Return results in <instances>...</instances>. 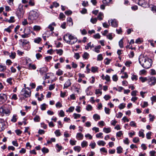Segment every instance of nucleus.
Wrapping results in <instances>:
<instances>
[{
  "label": "nucleus",
  "mask_w": 156,
  "mask_h": 156,
  "mask_svg": "<svg viewBox=\"0 0 156 156\" xmlns=\"http://www.w3.org/2000/svg\"><path fill=\"white\" fill-rule=\"evenodd\" d=\"M71 84L70 79H68L65 82L64 84L63 89H67L70 86Z\"/></svg>",
  "instance_id": "11"
},
{
  "label": "nucleus",
  "mask_w": 156,
  "mask_h": 156,
  "mask_svg": "<svg viewBox=\"0 0 156 156\" xmlns=\"http://www.w3.org/2000/svg\"><path fill=\"white\" fill-rule=\"evenodd\" d=\"M12 78H9L8 79H7L6 81L10 85H12Z\"/></svg>",
  "instance_id": "50"
},
{
  "label": "nucleus",
  "mask_w": 156,
  "mask_h": 156,
  "mask_svg": "<svg viewBox=\"0 0 156 156\" xmlns=\"http://www.w3.org/2000/svg\"><path fill=\"white\" fill-rule=\"evenodd\" d=\"M11 121L12 122H16L17 121L16 115H14L13 116L12 118L11 119Z\"/></svg>",
  "instance_id": "38"
},
{
  "label": "nucleus",
  "mask_w": 156,
  "mask_h": 156,
  "mask_svg": "<svg viewBox=\"0 0 156 156\" xmlns=\"http://www.w3.org/2000/svg\"><path fill=\"white\" fill-rule=\"evenodd\" d=\"M39 72L41 75L45 74V71L44 68H41L39 70Z\"/></svg>",
  "instance_id": "42"
},
{
  "label": "nucleus",
  "mask_w": 156,
  "mask_h": 156,
  "mask_svg": "<svg viewBox=\"0 0 156 156\" xmlns=\"http://www.w3.org/2000/svg\"><path fill=\"white\" fill-rule=\"evenodd\" d=\"M110 109L108 108H107L106 107H105V112L106 114H110Z\"/></svg>",
  "instance_id": "53"
},
{
  "label": "nucleus",
  "mask_w": 156,
  "mask_h": 156,
  "mask_svg": "<svg viewBox=\"0 0 156 156\" xmlns=\"http://www.w3.org/2000/svg\"><path fill=\"white\" fill-rule=\"evenodd\" d=\"M125 107V104L123 103L121 104L119 106V108L120 109H122Z\"/></svg>",
  "instance_id": "52"
},
{
  "label": "nucleus",
  "mask_w": 156,
  "mask_h": 156,
  "mask_svg": "<svg viewBox=\"0 0 156 156\" xmlns=\"http://www.w3.org/2000/svg\"><path fill=\"white\" fill-rule=\"evenodd\" d=\"M41 150L42 152L43 153H48L49 152L48 149L47 148H46L45 147H43L42 149Z\"/></svg>",
  "instance_id": "29"
},
{
  "label": "nucleus",
  "mask_w": 156,
  "mask_h": 156,
  "mask_svg": "<svg viewBox=\"0 0 156 156\" xmlns=\"http://www.w3.org/2000/svg\"><path fill=\"white\" fill-rule=\"evenodd\" d=\"M74 57L76 59H78L80 58L79 53H75L74 56Z\"/></svg>",
  "instance_id": "62"
},
{
  "label": "nucleus",
  "mask_w": 156,
  "mask_h": 156,
  "mask_svg": "<svg viewBox=\"0 0 156 156\" xmlns=\"http://www.w3.org/2000/svg\"><path fill=\"white\" fill-rule=\"evenodd\" d=\"M123 142L126 144H129V141L128 138H126L125 139L123 140Z\"/></svg>",
  "instance_id": "54"
},
{
  "label": "nucleus",
  "mask_w": 156,
  "mask_h": 156,
  "mask_svg": "<svg viewBox=\"0 0 156 156\" xmlns=\"http://www.w3.org/2000/svg\"><path fill=\"white\" fill-rule=\"evenodd\" d=\"M81 146L82 147H84L87 146V142L86 141L84 140L81 143Z\"/></svg>",
  "instance_id": "22"
},
{
  "label": "nucleus",
  "mask_w": 156,
  "mask_h": 156,
  "mask_svg": "<svg viewBox=\"0 0 156 156\" xmlns=\"http://www.w3.org/2000/svg\"><path fill=\"white\" fill-rule=\"evenodd\" d=\"M36 56L37 58L38 59H40L42 57V55L39 53H37L36 55Z\"/></svg>",
  "instance_id": "51"
},
{
  "label": "nucleus",
  "mask_w": 156,
  "mask_h": 156,
  "mask_svg": "<svg viewBox=\"0 0 156 156\" xmlns=\"http://www.w3.org/2000/svg\"><path fill=\"white\" fill-rule=\"evenodd\" d=\"M147 58L143 56H140L139 58V62L140 64L142 66V64H144V62L146 61Z\"/></svg>",
  "instance_id": "9"
},
{
  "label": "nucleus",
  "mask_w": 156,
  "mask_h": 156,
  "mask_svg": "<svg viewBox=\"0 0 156 156\" xmlns=\"http://www.w3.org/2000/svg\"><path fill=\"white\" fill-rule=\"evenodd\" d=\"M143 131H140L139 132V136L140 137H142V138H143L144 137V134L143 131L144 130H142Z\"/></svg>",
  "instance_id": "31"
},
{
  "label": "nucleus",
  "mask_w": 156,
  "mask_h": 156,
  "mask_svg": "<svg viewBox=\"0 0 156 156\" xmlns=\"http://www.w3.org/2000/svg\"><path fill=\"white\" fill-rule=\"evenodd\" d=\"M112 0H103V2L105 5H108V4Z\"/></svg>",
  "instance_id": "26"
},
{
  "label": "nucleus",
  "mask_w": 156,
  "mask_h": 156,
  "mask_svg": "<svg viewBox=\"0 0 156 156\" xmlns=\"http://www.w3.org/2000/svg\"><path fill=\"white\" fill-rule=\"evenodd\" d=\"M156 152L154 151H151L150 152V156H156Z\"/></svg>",
  "instance_id": "60"
},
{
  "label": "nucleus",
  "mask_w": 156,
  "mask_h": 156,
  "mask_svg": "<svg viewBox=\"0 0 156 156\" xmlns=\"http://www.w3.org/2000/svg\"><path fill=\"white\" fill-rule=\"evenodd\" d=\"M148 81L151 85H154L156 83V78L155 77L152 76L148 79Z\"/></svg>",
  "instance_id": "8"
},
{
  "label": "nucleus",
  "mask_w": 156,
  "mask_h": 156,
  "mask_svg": "<svg viewBox=\"0 0 156 156\" xmlns=\"http://www.w3.org/2000/svg\"><path fill=\"white\" fill-rule=\"evenodd\" d=\"M97 21V18H91L90 19V22L93 24L95 23Z\"/></svg>",
  "instance_id": "39"
},
{
  "label": "nucleus",
  "mask_w": 156,
  "mask_h": 156,
  "mask_svg": "<svg viewBox=\"0 0 156 156\" xmlns=\"http://www.w3.org/2000/svg\"><path fill=\"white\" fill-rule=\"evenodd\" d=\"M74 150L76 151H77L78 152H79L81 150V148L79 146H76L74 147L73 148Z\"/></svg>",
  "instance_id": "21"
},
{
  "label": "nucleus",
  "mask_w": 156,
  "mask_h": 156,
  "mask_svg": "<svg viewBox=\"0 0 156 156\" xmlns=\"http://www.w3.org/2000/svg\"><path fill=\"white\" fill-rule=\"evenodd\" d=\"M98 145L99 146H104L105 144V142L103 140H99L97 142Z\"/></svg>",
  "instance_id": "17"
},
{
  "label": "nucleus",
  "mask_w": 156,
  "mask_h": 156,
  "mask_svg": "<svg viewBox=\"0 0 156 156\" xmlns=\"http://www.w3.org/2000/svg\"><path fill=\"white\" fill-rule=\"evenodd\" d=\"M103 130V131L106 133H108L111 131L110 128H104Z\"/></svg>",
  "instance_id": "25"
},
{
  "label": "nucleus",
  "mask_w": 156,
  "mask_h": 156,
  "mask_svg": "<svg viewBox=\"0 0 156 156\" xmlns=\"http://www.w3.org/2000/svg\"><path fill=\"white\" fill-rule=\"evenodd\" d=\"M39 16V12L37 10H32L30 11L29 13V16L28 20L33 21L37 19Z\"/></svg>",
  "instance_id": "2"
},
{
  "label": "nucleus",
  "mask_w": 156,
  "mask_h": 156,
  "mask_svg": "<svg viewBox=\"0 0 156 156\" xmlns=\"http://www.w3.org/2000/svg\"><path fill=\"white\" fill-rule=\"evenodd\" d=\"M23 33L25 32L26 33L29 34V35H30L31 32L30 30L29 29L27 28V29H25L23 31Z\"/></svg>",
  "instance_id": "43"
},
{
  "label": "nucleus",
  "mask_w": 156,
  "mask_h": 156,
  "mask_svg": "<svg viewBox=\"0 0 156 156\" xmlns=\"http://www.w3.org/2000/svg\"><path fill=\"white\" fill-rule=\"evenodd\" d=\"M151 10L154 13H155L156 14V6H153L151 7Z\"/></svg>",
  "instance_id": "64"
},
{
  "label": "nucleus",
  "mask_w": 156,
  "mask_h": 156,
  "mask_svg": "<svg viewBox=\"0 0 156 156\" xmlns=\"http://www.w3.org/2000/svg\"><path fill=\"white\" fill-rule=\"evenodd\" d=\"M111 98V96L109 95H105L104 98L105 99V100L107 101L110 98Z\"/></svg>",
  "instance_id": "63"
},
{
  "label": "nucleus",
  "mask_w": 156,
  "mask_h": 156,
  "mask_svg": "<svg viewBox=\"0 0 156 156\" xmlns=\"http://www.w3.org/2000/svg\"><path fill=\"white\" fill-rule=\"evenodd\" d=\"M133 142L134 143H137L139 141V139L138 137H135L133 138Z\"/></svg>",
  "instance_id": "41"
},
{
  "label": "nucleus",
  "mask_w": 156,
  "mask_h": 156,
  "mask_svg": "<svg viewBox=\"0 0 156 156\" xmlns=\"http://www.w3.org/2000/svg\"><path fill=\"white\" fill-rule=\"evenodd\" d=\"M123 41L122 39H121L119 42V45L120 48L123 47Z\"/></svg>",
  "instance_id": "40"
},
{
  "label": "nucleus",
  "mask_w": 156,
  "mask_h": 156,
  "mask_svg": "<svg viewBox=\"0 0 156 156\" xmlns=\"http://www.w3.org/2000/svg\"><path fill=\"white\" fill-rule=\"evenodd\" d=\"M63 40L67 43L71 44H74L77 41V39L76 37L69 34H67L64 35Z\"/></svg>",
  "instance_id": "1"
},
{
  "label": "nucleus",
  "mask_w": 156,
  "mask_h": 156,
  "mask_svg": "<svg viewBox=\"0 0 156 156\" xmlns=\"http://www.w3.org/2000/svg\"><path fill=\"white\" fill-rule=\"evenodd\" d=\"M98 70V68L97 67H92L91 68V71L93 73H95Z\"/></svg>",
  "instance_id": "59"
},
{
  "label": "nucleus",
  "mask_w": 156,
  "mask_h": 156,
  "mask_svg": "<svg viewBox=\"0 0 156 156\" xmlns=\"http://www.w3.org/2000/svg\"><path fill=\"white\" fill-rule=\"evenodd\" d=\"M123 134L122 131H119L116 133V136L118 137H120Z\"/></svg>",
  "instance_id": "56"
},
{
  "label": "nucleus",
  "mask_w": 156,
  "mask_h": 156,
  "mask_svg": "<svg viewBox=\"0 0 156 156\" xmlns=\"http://www.w3.org/2000/svg\"><path fill=\"white\" fill-rule=\"evenodd\" d=\"M0 112L2 116H4L5 114L8 116L10 113L9 110L8 109H6L4 106L0 108Z\"/></svg>",
  "instance_id": "5"
},
{
  "label": "nucleus",
  "mask_w": 156,
  "mask_h": 156,
  "mask_svg": "<svg viewBox=\"0 0 156 156\" xmlns=\"http://www.w3.org/2000/svg\"><path fill=\"white\" fill-rule=\"evenodd\" d=\"M93 118L95 121L100 119V117L99 115L97 114H95L93 116Z\"/></svg>",
  "instance_id": "12"
},
{
  "label": "nucleus",
  "mask_w": 156,
  "mask_h": 156,
  "mask_svg": "<svg viewBox=\"0 0 156 156\" xmlns=\"http://www.w3.org/2000/svg\"><path fill=\"white\" fill-rule=\"evenodd\" d=\"M117 153L118 154H120L122 152V148L119 146L117 148Z\"/></svg>",
  "instance_id": "30"
},
{
  "label": "nucleus",
  "mask_w": 156,
  "mask_h": 156,
  "mask_svg": "<svg viewBox=\"0 0 156 156\" xmlns=\"http://www.w3.org/2000/svg\"><path fill=\"white\" fill-rule=\"evenodd\" d=\"M3 119H0V132L4 131L7 128L6 124Z\"/></svg>",
  "instance_id": "6"
},
{
  "label": "nucleus",
  "mask_w": 156,
  "mask_h": 156,
  "mask_svg": "<svg viewBox=\"0 0 156 156\" xmlns=\"http://www.w3.org/2000/svg\"><path fill=\"white\" fill-rule=\"evenodd\" d=\"M67 21L68 22L69 24V26H72L73 25V22L72 21V19L71 17L68 18L67 19Z\"/></svg>",
  "instance_id": "24"
},
{
  "label": "nucleus",
  "mask_w": 156,
  "mask_h": 156,
  "mask_svg": "<svg viewBox=\"0 0 156 156\" xmlns=\"http://www.w3.org/2000/svg\"><path fill=\"white\" fill-rule=\"evenodd\" d=\"M6 69V67L5 66L0 65V72L4 71Z\"/></svg>",
  "instance_id": "34"
},
{
  "label": "nucleus",
  "mask_w": 156,
  "mask_h": 156,
  "mask_svg": "<svg viewBox=\"0 0 156 156\" xmlns=\"http://www.w3.org/2000/svg\"><path fill=\"white\" fill-rule=\"evenodd\" d=\"M72 13V11L70 10L66 11L65 12V14L68 16L71 15Z\"/></svg>",
  "instance_id": "55"
},
{
  "label": "nucleus",
  "mask_w": 156,
  "mask_h": 156,
  "mask_svg": "<svg viewBox=\"0 0 156 156\" xmlns=\"http://www.w3.org/2000/svg\"><path fill=\"white\" fill-rule=\"evenodd\" d=\"M103 13L101 12H100L98 14V19L100 20H101L103 19Z\"/></svg>",
  "instance_id": "15"
},
{
  "label": "nucleus",
  "mask_w": 156,
  "mask_h": 156,
  "mask_svg": "<svg viewBox=\"0 0 156 156\" xmlns=\"http://www.w3.org/2000/svg\"><path fill=\"white\" fill-rule=\"evenodd\" d=\"M55 133L57 136H60L61 133L60 131V130L59 129L56 130L55 132Z\"/></svg>",
  "instance_id": "47"
},
{
  "label": "nucleus",
  "mask_w": 156,
  "mask_h": 156,
  "mask_svg": "<svg viewBox=\"0 0 156 156\" xmlns=\"http://www.w3.org/2000/svg\"><path fill=\"white\" fill-rule=\"evenodd\" d=\"M29 67L30 69H35L36 68V67L35 65L31 64H29Z\"/></svg>",
  "instance_id": "19"
},
{
  "label": "nucleus",
  "mask_w": 156,
  "mask_h": 156,
  "mask_svg": "<svg viewBox=\"0 0 156 156\" xmlns=\"http://www.w3.org/2000/svg\"><path fill=\"white\" fill-rule=\"evenodd\" d=\"M40 118L39 116L36 115L35 117L34 118V120L35 122H39L40 120Z\"/></svg>",
  "instance_id": "27"
},
{
  "label": "nucleus",
  "mask_w": 156,
  "mask_h": 156,
  "mask_svg": "<svg viewBox=\"0 0 156 156\" xmlns=\"http://www.w3.org/2000/svg\"><path fill=\"white\" fill-rule=\"evenodd\" d=\"M46 104L45 103L41 105L40 108L42 110H45L46 109Z\"/></svg>",
  "instance_id": "33"
},
{
  "label": "nucleus",
  "mask_w": 156,
  "mask_h": 156,
  "mask_svg": "<svg viewBox=\"0 0 156 156\" xmlns=\"http://www.w3.org/2000/svg\"><path fill=\"white\" fill-rule=\"evenodd\" d=\"M7 95L4 94L2 93L0 94V104H2L7 100Z\"/></svg>",
  "instance_id": "7"
},
{
  "label": "nucleus",
  "mask_w": 156,
  "mask_h": 156,
  "mask_svg": "<svg viewBox=\"0 0 156 156\" xmlns=\"http://www.w3.org/2000/svg\"><path fill=\"white\" fill-rule=\"evenodd\" d=\"M122 115V114L121 112H119L118 114L116 115V117L118 118H120Z\"/></svg>",
  "instance_id": "57"
},
{
  "label": "nucleus",
  "mask_w": 156,
  "mask_h": 156,
  "mask_svg": "<svg viewBox=\"0 0 156 156\" xmlns=\"http://www.w3.org/2000/svg\"><path fill=\"white\" fill-rule=\"evenodd\" d=\"M89 54L87 52H85L84 53L83 57L85 59H87L89 57Z\"/></svg>",
  "instance_id": "23"
},
{
  "label": "nucleus",
  "mask_w": 156,
  "mask_h": 156,
  "mask_svg": "<svg viewBox=\"0 0 156 156\" xmlns=\"http://www.w3.org/2000/svg\"><path fill=\"white\" fill-rule=\"evenodd\" d=\"M24 34L21 35V37L23 38H27L29 37V34L26 33L25 32L24 33Z\"/></svg>",
  "instance_id": "49"
},
{
  "label": "nucleus",
  "mask_w": 156,
  "mask_h": 156,
  "mask_svg": "<svg viewBox=\"0 0 156 156\" xmlns=\"http://www.w3.org/2000/svg\"><path fill=\"white\" fill-rule=\"evenodd\" d=\"M152 62L151 59L147 58L144 64H142V66L146 69H148L151 66Z\"/></svg>",
  "instance_id": "4"
},
{
  "label": "nucleus",
  "mask_w": 156,
  "mask_h": 156,
  "mask_svg": "<svg viewBox=\"0 0 156 156\" xmlns=\"http://www.w3.org/2000/svg\"><path fill=\"white\" fill-rule=\"evenodd\" d=\"M15 21L14 20V16H11L10 17V19L9 20H8V22L9 23H13Z\"/></svg>",
  "instance_id": "28"
},
{
  "label": "nucleus",
  "mask_w": 156,
  "mask_h": 156,
  "mask_svg": "<svg viewBox=\"0 0 156 156\" xmlns=\"http://www.w3.org/2000/svg\"><path fill=\"white\" fill-rule=\"evenodd\" d=\"M41 38L40 37H38L34 39V42L38 44L41 41Z\"/></svg>",
  "instance_id": "44"
},
{
  "label": "nucleus",
  "mask_w": 156,
  "mask_h": 156,
  "mask_svg": "<svg viewBox=\"0 0 156 156\" xmlns=\"http://www.w3.org/2000/svg\"><path fill=\"white\" fill-rule=\"evenodd\" d=\"M31 91H27L25 88H23L21 92L20 95L22 97L20 98L23 99H25L26 98L30 97L31 96Z\"/></svg>",
  "instance_id": "3"
},
{
  "label": "nucleus",
  "mask_w": 156,
  "mask_h": 156,
  "mask_svg": "<svg viewBox=\"0 0 156 156\" xmlns=\"http://www.w3.org/2000/svg\"><path fill=\"white\" fill-rule=\"evenodd\" d=\"M151 132H149L148 133L146 134V137L147 139H150L151 138Z\"/></svg>",
  "instance_id": "36"
},
{
  "label": "nucleus",
  "mask_w": 156,
  "mask_h": 156,
  "mask_svg": "<svg viewBox=\"0 0 156 156\" xmlns=\"http://www.w3.org/2000/svg\"><path fill=\"white\" fill-rule=\"evenodd\" d=\"M73 116L74 117V118L75 119H77L78 118H80V117L81 115L79 114H77L76 113H74L73 114Z\"/></svg>",
  "instance_id": "45"
},
{
  "label": "nucleus",
  "mask_w": 156,
  "mask_h": 156,
  "mask_svg": "<svg viewBox=\"0 0 156 156\" xmlns=\"http://www.w3.org/2000/svg\"><path fill=\"white\" fill-rule=\"evenodd\" d=\"M111 20V25L112 27H116L118 26V22L116 19Z\"/></svg>",
  "instance_id": "10"
},
{
  "label": "nucleus",
  "mask_w": 156,
  "mask_h": 156,
  "mask_svg": "<svg viewBox=\"0 0 156 156\" xmlns=\"http://www.w3.org/2000/svg\"><path fill=\"white\" fill-rule=\"evenodd\" d=\"M34 30L35 31H39L41 29L40 26L37 25L34 26L33 27Z\"/></svg>",
  "instance_id": "20"
},
{
  "label": "nucleus",
  "mask_w": 156,
  "mask_h": 156,
  "mask_svg": "<svg viewBox=\"0 0 156 156\" xmlns=\"http://www.w3.org/2000/svg\"><path fill=\"white\" fill-rule=\"evenodd\" d=\"M23 6L21 4L19 5L17 11L20 12H23Z\"/></svg>",
  "instance_id": "37"
},
{
  "label": "nucleus",
  "mask_w": 156,
  "mask_h": 156,
  "mask_svg": "<svg viewBox=\"0 0 156 156\" xmlns=\"http://www.w3.org/2000/svg\"><path fill=\"white\" fill-rule=\"evenodd\" d=\"M52 58V57L50 56H46L45 58V59L46 62H49Z\"/></svg>",
  "instance_id": "35"
},
{
  "label": "nucleus",
  "mask_w": 156,
  "mask_h": 156,
  "mask_svg": "<svg viewBox=\"0 0 156 156\" xmlns=\"http://www.w3.org/2000/svg\"><path fill=\"white\" fill-rule=\"evenodd\" d=\"M56 51V53L58 54L59 55H61L63 53V51L62 49H56L54 51Z\"/></svg>",
  "instance_id": "14"
},
{
  "label": "nucleus",
  "mask_w": 156,
  "mask_h": 156,
  "mask_svg": "<svg viewBox=\"0 0 156 156\" xmlns=\"http://www.w3.org/2000/svg\"><path fill=\"white\" fill-rule=\"evenodd\" d=\"M16 56V53H15L12 52L11 54L9 55L10 58L14 59L15 58Z\"/></svg>",
  "instance_id": "58"
},
{
  "label": "nucleus",
  "mask_w": 156,
  "mask_h": 156,
  "mask_svg": "<svg viewBox=\"0 0 156 156\" xmlns=\"http://www.w3.org/2000/svg\"><path fill=\"white\" fill-rule=\"evenodd\" d=\"M63 74V71L60 69H59L56 73V74L58 76H60Z\"/></svg>",
  "instance_id": "32"
},
{
  "label": "nucleus",
  "mask_w": 156,
  "mask_h": 156,
  "mask_svg": "<svg viewBox=\"0 0 156 156\" xmlns=\"http://www.w3.org/2000/svg\"><path fill=\"white\" fill-rule=\"evenodd\" d=\"M16 15L18 16V17L19 18H21L22 17L23 15V12H18L17 11L16 12Z\"/></svg>",
  "instance_id": "16"
},
{
  "label": "nucleus",
  "mask_w": 156,
  "mask_h": 156,
  "mask_svg": "<svg viewBox=\"0 0 156 156\" xmlns=\"http://www.w3.org/2000/svg\"><path fill=\"white\" fill-rule=\"evenodd\" d=\"M112 80L114 81H117L118 80V77L116 75H114L112 76Z\"/></svg>",
  "instance_id": "46"
},
{
  "label": "nucleus",
  "mask_w": 156,
  "mask_h": 156,
  "mask_svg": "<svg viewBox=\"0 0 156 156\" xmlns=\"http://www.w3.org/2000/svg\"><path fill=\"white\" fill-rule=\"evenodd\" d=\"M83 134L80 133H78L77 134L76 137L77 138H79V140H82L83 139Z\"/></svg>",
  "instance_id": "13"
},
{
  "label": "nucleus",
  "mask_w": 156,
  "mask_h": 156,
  "mask_svg": "<svg viewBox=\"0 0 156 156\" xmlns=\"http://www.w3.org/2000/svg\"><path fill=\"white\" fill-rule=\"evenodd\" d=\"M103 59L102 55L101 54H99L98 56L97 57V60H102Z\"/></svg>",
  "instance_id": "48"
},
{
  "label": "nucleus",
  "mask_w": 156,
  "mask_h": 156,
  "mask_svg": "<svg viewBox=\"0 0 156 156\" xmlns=\"http://www.w3.org/2000/svg\"><path fill=\"white\" fill-rule=\"evenodd\" d=\"M92 106L90 105H87L86 107V110L88 111H90L92 110Z\"/></svg>",
  "instance_id": "61"
},
{
  "label": "nucleus",
  "mask_w": 156,
  "mask_h": 156,
  "mask_svg": "<svg viewBox=\"0 0 156 156\" xmlns=\"http://www.w3.org/2000/svg\"><path fill=\"white\" fill-rule=\"evenodd\" d=\"M56 147L58 148L57 150V152H60L62 149V147L61 146L59 145L58 144H57L56 145Z\"/></svg>",
  "instance_id": "18"
}]
</instances>
